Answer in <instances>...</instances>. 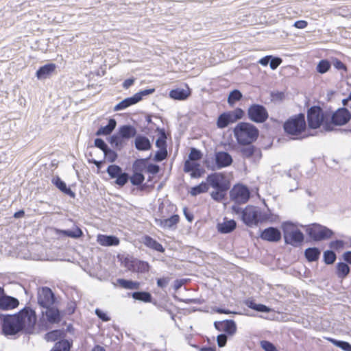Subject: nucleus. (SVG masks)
I'll list each match as a JSON object with an SVG mask.
<instances>
[{"instance_id":"obj_47","label":"nucleus","mask_w":351,"mask_h":351,"mask_svg":"<svg viewBox=\"0 0 351 351\" xmlns=\"http://www.w3.org/2000/svg\"><path fill=\"white\" fill-rule=\"evenodd\" d=\"M144 176L141 173H134L130 178V182L133 185H140L144 181Z\"/></svg>"},{"instance_id":"obj_19","label":"nucleus","mask_w":351,"mask_h":351,"mask_svg":"<svg viewBox=\"0 0 351 351\" xmlns=\"http://www.w3.org/2000/svg\"><path fill=\"white\" fill-rule=\"evenodd\" d=\"M56 67V64L53 63L45 64L36 71V75L40 80L47 78L55 71Z\"/></svg>"},{"instance_id":"obj_1","label":"nucleus","mask_w":351,"mask_h":351,"mask_svg":"<svg viewBox=\"0 0 351 351\" xmlns=\"http://www.w3.org/2000/svg\"><path fill=\"white\" fill-rule=\"evenodd\" d=\"M36 321L35 312L30 308H24L18 314L5 317L2 326L3 333L13 335L23 328H32Z\"/></svg>"},{"instance_id":"obj_5","label":"nucleus","mask_w":351,"mask_h":351,"mask_svg":"<svg viewBox=\"0 0 351 351\" xmlns=\"http://www.w3.org/2000/svg\"><path fill=\"white\" fill-rule=\"evenodd\" d=\"M328 119L321 108L317 106L311 107L307 113L308 127L311 129H317Z\"/></svg>"},{"instance_id":"obj_48","label":"nucleus","mask_w":351,"mask_h":351,"mask_svg":"<svg viewBox=\"0 0 351 351\" xmlns=\"http://www.w3.org/2000/svg\"><path fill=\"white\" fill-rule=\"evenodd\" d=\"M228 113L233 123L239 119H241L244 114V112L241 108H237L234 111L229 112Z\"/></svg>"},{"instance_id":"obj_50","label":"nucleus","mask_w":351,"mask_h":351,"mask_svg":"<svg viewBox=\"0 0 351 351\" xmlns=\"http://www.w3.org/2000/svg\"><path fill=\"white\" fill-rule=\"evenodd\" d=\"M117 180L115 181L116 184L119 186H123L126 184L128 180V176L126 173H122L119 176H117Z\"/></svg>"},{"instance_id":"obj_24","label":"nucleus","mask_w":351,"mask_h":351,"mask_svg":"<svg viewBox=\"0 0 351 351\" xmlns=\"http://www.w3.org/2000/svg\"><path fill=\"white\" fill-rule=\"evenodd\" d=\"M279 221L278 215L271 213L269 210L267 212H261L259 210L258 223L270 222L274 223Z\"/></svg>"},{"instance_id":"obj_30","label":"nucleus","mask_w":351,"mask_h":351,"mask_svg":"<svg viewBox=\"0 0 351 351\" xmlns=\"http://www.w3.org/2000/svg\"><path fill=\"white\" fill-rule=\"evenodd\" d=\"M230 123H233L228 112L221 114L217 119V125L219 128H224Z\"/></svg>"},{"instance_id":"obj_62","label":"nucleus","mask_w":351,"mask_h":351,"mask_svg":"<svg viewBox=\"0 0 351 351\" xmlns=\"http://www.w3.org/2000/svg\"><path fill=\"white\" fill-rule=\"evenodd\" d=\"M169 280L167 278H158L157 280V285L161 288H165L167 286Z\"/></svg>"},{"instance_id":"obj_16","label":"nucleus","mask_w":351,"mask_h":351,"mask_svg":"<svg viewBox=\"0 0 351 351\" xmlns=\"http://www.w3.org/2000/svg\"><path fill=\"white\" fill-rule=\"evenodd\" d=\"M97 242L101 246L110 247L118 245L120 241L115 236L99 234L97 236Z\"/></svg>"},{"instance_id":"obj_6","label":"nucleus","mask_w":351,"mask_h":351,"mask_svg":"<svg viewBox=\"0 0 351 351\" xmlns=\"http://www.w3.org/2000/svg\"><path fill=\"white\" fill-rule=\"evenodd\" d=\"M306 231L309 237L315 241H321L328 239L332 234V230L317 223L307 226Z\"/></svg>"},{"instance_id":"obj_60","label":"nucleus","mask_w":351,"mask_h":351,"mask_svg":"<svg viewBox=\"0 0 351 351\" xmlns=\"http://www.w3.org/2000/svg\"><path fill=\"white\" fill-rule=\"evenodd\" d=\"M344 243L343 241H335L330 243V247L335 250H339L343 247Z\"/></svg>"},{"instance_id":"obj_21","label":"nucleus","mask_w":351,"mask_h":351,"mask_svg":"<svg viewBox=\"0 0 351 351\" xmlns=\"http://www.w3.org/2000/svg\"><path fill=\"white\" fill-rule=\"evenodd\" d=\"M139 101V98L134 95L132 97L125 98L114 107V111L124 110L130 106L134 105Z\"/></svg>"},{"instance_id":"obj_17","label":"nucleus","mask_w":351,"mask_h":351,"mask_svg":"<svg viewBox=\"0 0 351 351\" xmlns=\"http://www.w3.org/2000/svg\"><path fill=\"white\" fill-rule=\"evenodd\" d=\"M19 304V300L11 296L4 295L0 299V308L2 310H12L16 308Z\"/></svg>"},{"instance_id":"obj_4","label":"nucleus","mask_w":351,"mask_h":351,"mask_svg":"<svg viewBox=\"0 0 351 351\" xmlns=\"http://www.w3.org/2000/svg\"><path fill=\"white\" fill-rule=\"evenodd\" d=\"M281 228L285 243L293 247H298L302 244L304 237L296 224L286 221L282 223Z\"/></svg>"},{"instance_id":"obj_37","label":"nucleus","mask_w":351,"mask_h":351,"mask_svg":"<svg viewBox=\"0 0 351 351\" xmlns=\"http://www.w3.org/2000/svg\"><path fill=\"white\" fill-rule=\"evenodd\" d=\"M71 344L67 340H62L57 342L51 351H69Z\"/></svg>"},{"instance_id":"obj_8","label":"nucleus","mask_w":351,"mask_h":351,"mask_svg":"<svg viewBox=\"0 0 351 351\" xmlns=\"http://www.w3.org/2000/svg\"><path fill=\"white\" fill-rule=\"evenodd\" d=\"M230 197L235 202L244 204L250 197V191L246 186L242 184H237L231 190Z\"/></svg>"},{"instance_id":"obj_29","label":"nucleus","mask_w":351,"mask_h":351,"mask_svg":"<svg viewBox=\"0 0 351 351\" xmlns=\"http://www.w3.org/2000/svg\"><path fill=\"white\" fill-rule=\"evenodd\" d=\"M320 250L317 247H309L306 249L304 255L308 261L313 262L318 260L320 256Z\"/></svg>"},{"instance_id":"obj_45","label":"nucleus","mask_w":351,"mask_h":351,"mask_svg":"<svg viewBox=\"0 0 351 351\" xmlns=\"http://www.w3.org/2000/svg\"><path fill=\"white\" fill-rule=\"evenodd\" d=\"M330 68V64L328 60H321L317 66V71L319 73H326L329 69Z\"/></svg>"},{"instance_id":"obj_53","label":"nucleus","mask_w":351,"mask_h":351,"mask_svg":"<svg viewBox=\"0 0 351 351\" xmlns=\"http://www.w3.org/2000/svg\"><path fill=\"white\" fill-rule=\"evenodd\" d=\"M95 313L98 317L104 322H108L110 320V317L105 312L99 308L95 309Z\"/></svg>"},{"instance_id":"obj_2","label":"nucleus","mask_w":351,"mask_h":351,"mask_svg":"<svg viewBox=\"0 0 351 351\" xmlns=\"http://www.w3.org/2000/svg\"><path fill=\"white\" fill-rule=\"evenodd\" d=\"M283 127L285 132L295 136V138H304L309 136L306 132V123L303 114L290 117L285 122Z\"/></svg>"},{"instance_id":"obj_36","label":"nucleus","mask_w":351,"mask_h":351,"mask_svg":"<svg viewBox=\"0 0 351 351\" xmlns=\"http://www.w3.org/2000/svg\"><path fill=\"white\" fill-rule=\"evenodd\" d=\"M208 190V184L206 182H202L198 186L191 188L190 193L193 196H196L200 193H205Z\"/></svg>"},{"instance_id":"obj_12","label":"nucleus","mask_w":351,"mask_h":351,"mask_svg":"<svg viewBox=\"0 0 351 351\" xmlns=\"http://www.w3.org/2000/svg\"><path fill=\"white\" fill-rule=\"evenodd\" d=\"M260 237L265 241L276 243L280 241L282 234L280 231L274 227H269L264 229L261 234Z\"/></svg>"},{"instance_id":"obj_58","label":"nucleus","mask_w":351,"mask_h":351,"mask_svg":"<svg viewBox=\"0 0 351 351\" xmlns=\"http://www.w3.org/2000/svg\"><path fill=\"white\" fill-rule=\"evenodd\" d=\"M167 154V153L166 150H160L156 154L155 160L157 161H162L166 158Z\"/></svg>"},{"instance_id":"obj_39","label":"nucleus","mask_w":351,"mask_h":351,"mask_svg":"<svg viewBox=\"0 0 351 351\" xmlns=\"http://www.w3.org/2000/svg\"><path fill=\"white\" fill-rule=\"evenodd\" d=\"M223 330L230 335H234L237 331V326L233 320H227L223 324Z\"/></svg>"},{"instance_id":"obj_7","label":"nucleus","mask_w":351,"mask_h":351,"mask_svg":"<svg viewBox=\"0 0 351 351\" xmlns=\"http://www.w3.org/2000/svg\"><path fill=\"white\" fill-rule=\"evenodd\" d=\"M248 116L250 120L256 123H263L268 117L265 108L261 105L254 104L248 109Z\"/></svg>"},{"instance_id":"obj_25","label":"nucleus","mask_w":351,"mask_h":351,"mask_svg":"<svg viewBox=\"0 0 351 351\" xmlns=\"http://www.w3.org/2000/svg\"><path fill=\"white\" fill-rule=\"evenodd\" d=\"M117 125V122L114 119H110L107 125L101 127L96 132L97 136H106L110 134Z\"/></svg>"},{"instance_id":"obj_49","label":"nucleus","mask_w":351,"mask_h":351,"mask_svg":"<svg viewBox=\"0 0 351 351\" xmlns=\"http://www.w3.org/2000/svg\"><path fill=\"white\" fill-rule=\"evenodd\" d=\"M202 153L195 148H192L187 160L199 161L202 158Z\"/></svg>"},{"instance_id":"obj_26","label":"nucleus","mask_w":351,"mask_h":351,"mask_svg":"<svg viewBox=\"0 0 351 351\" xmlns=\"http://www.w3.org/2000/svg\"><path fill=\"white\" fill-rule=\"evenodd\" d=\"M52 182L57 188H58L63 193L74 196V193L69 189L67 188L66 183L62 181L59 177H55L52 179Z\"/></svg>"},{"instance_id":"obj_33","label":"nucleus","mask_w":351,"mask_h":351,"mask_svg":"<svg viewBox=\"0 0 351 351\" xmlns=\"http://www.w3.org/2000/svg\"><path fill=\"white\" fill-rule=\"evenodd\" d=\"M242 153L245 157H254V160L259 159L261 156V152L252 146L244 148L242 150Z\"/></svg>"},{"instance_id":"obj_63","label":"nucleus","mask_w":351,"mask_h":351,"mask_svg":"<svg viewBox=\"0 0 351 351\" xmlns=\"http://www.w3.org/2000/svg\"><path fill=\"white\" fill-rule=\"evenodd\" d=\"M147 171L152 174H156L159 171V167L156 165H149L147 167Z\"/></svg>"},{"instance_id":"obj_34","label":"nucleus","mask_w":351,"mask_h":351,"mask_svg":"<svg viewBox=\"0 0 351 351\" xmlns=\"http://www.w3.org/2000/svg\"><path fill=\"white\" fill-rule=\"evenodd\" d=\"M245 304L250 308L255 310L258 312H264L267 313L271 311L270 308L268 306L261 304H256L252 300H247L245 302Z\"/></svg>"},{"instance_id":"obj_35","label":"nucleus","mask_w":351,"mask_h":351,"mask_svg":"<svg viewBox=\"0 0 351 351\" xmlns=\"http://www.w3.org/2000/svg\"><path fill=\"white\" fill-rule=\"evenodd\" d=\"M117 282L121 287L126 289H137L139 286L138 282L125 279H118Z\"/></svg>"},{"instance_id":"obj_31","label":"nucleus","mask_w":351,"mask_h":351,"mask_svg":"<svg viewBox=\"0 0 351 351\" xmlns=\"http://www.w3.org/2000/svg\"><path fill=\"white\" fill-rule=\"evenodd\" d=\"M119 134L122 138H130L136 134V130L130 125H123L119 128Z\"/></svg>"},{"instance_id":"obj_32","label":"nucleus","mask_w":351,"mask_h":351,"mask_svg":"<svg viewBox=\"0 0 351 351\" xmlns=\"http://www.w3.org/2000/svg\"><path fill=\"white\" fill-rule=\"evenodd\" d=\"M60 232L63 235L73 239H78L83 234L82 230L77 226L73 227L71 230H61Z\"/></svg>"},{"instance_id":"obj_10","label":"nucleus","mask_w":351,"mask_h":351,"mask_svg":"<svg viewBox=\"0 0 351 351\" xmlns=\"http://www.w3.org/2000/svg\"><path fill=\"white\" fill-rule=\"evenodd\" d=\"M259 208L252 206H247L242 212L243 222L249 226L256 225L258 223Z\"/></svg>"},{"instance_id":"obj_64","label":"nucleus","mask_w":351,"mask_h":351,"mask_svg":"<svg viewBox=\"0 0 351 351\" xmlns=\"http://www.w3.org/2000/svg\"><path fill=\"white\" fill-rule=\"evenodd\" d=\"M308 23L305 21H297L295 22L293 26L298 29H304L307 26Z\"/></svg>"},{"instance_id":"obj_27","label":"nucleus","mask_w":351,"mask_h":351,"mask_svg":"<svg viewBox=\"0 0 351 351\" xmlns=\"http://www.w3.org/2000/svg\"><path fill=\"white\" fill-rule=\"evenodd\" d=\"M45 308V313L49 322L55 323L60 320V313L58 309L51 308V306Z\"/></svg>"},{"instance_id":"obj_54","label":"nucleus","mask_w":351,"mask_h":351,"mask_svg":"<svg viewBox=\"0 0 351 351\" xmlns=\"http://www.w3.org/2000/svg\"><path fill=\"white\" fill-rule=\"evenodd\" d=\"M154 90H155L154 88L145 89V90H143L142 91H140V92L136 93L134 95L138 97L139 101H140L142 99L143 96L150 95V94L153 93L154 92Z\"/></svg>"},{"instance_id":"obj_42","label":"nucleus","mask_w":351,"mask_h":351,"mask_svg":"<svg viewBox=\"0 0 351 351\" xmlns=\"http://www.w3.org/2000/svg\"><path fill=\"white\" fill-rule=\"evenodd\" d=\"M242 94L241 93V92L238 90H234L232 92H230L228 96V104L232 106L236 101L240 100Z\"/></svg>"},{"instance_id":"obj_18","label":"nucleus","mask_w":351,"mask_h":351,"mask_svg":"<svg viewBox=\"0 0 351 351\" xmlns=\"http://www.w3.org/2000/svg\"><path fill=\"white\" fill-rule=\"evenodd\" d=\"M236 226L234 220L224 219L223 222L217 224V230L223 234L230 233L235 229Z\"/></svg>"},{"instance_id":"obj_44","label":"nucleus","mask_w":351,"mask_h":351,"mask_svg":"<svg viewBox=\"0 0 351 351\" xmlns=\"http://www.w3.org/2000/svg\"><path fill=\"white\" fill-rule=\"evenodd\" d=\"M62 335V332L61 330H53L51 332H49L45 335V339L47 341H55L58 340L61 335Z\"/></svg>"},{"instance_id":"obj_38","label":"nucleus","mask_w":351,"mask_h":351,"mask_svg":"<svg viewBox=\"0 0 351 351\" xmlns=\"http://www.w3.org/2000/svg\"><path fill=\"white\" fill-rule=\"evenodd\" d=\"M327 339L333 345L340 348L344 351H351V345L346 341H338L332 338H327Z\"/></svg>"},{"instance_id":"obj_11","label":"nucleus","mask_w":351,"mask_h":351,"mask_svg":"<svg viewBox=\"0 0 351 351\" xmlns=\"http://www.w3.org/2000/svg\"><path fill=\"white\" fill-rule=\"evenodd\" d=\"M184 171L189 173L193 178H200L204 173V170L201 167L199 161L189 160L185 161Z\"/></svg>"},{"instance_id":"obj_41","label":"nucleus","mask_w":351,"mask_h":351,"mask_svg":"<svg viewBox=\"0 0 351 351\" xmlns=\"http://www.w3.org/2000/svg\"><path fill=\"white\" fill-rule=\"evenodd\" d=\"M132 297L135 300L143 301L145 302H151L152 296L147 292H134L132 293Z\"/></svg>"},{"instance_id":"obj_56","label":"nucleus","mask_w":351,"mask_h":351,"mask_svg":"<svg viewBox=\"0 0 351 351\" xmlns=\"http://www.w3.org/2000/svg\"><path fill=\"white\" fill-rule=\"evenodd\" d=\"M217 344L219 347H223L227 341V337L224 334H221L217 337Z\"/></svg>"},{"instance_id":"obj_28","label":"nucleus","mask_w":351,"mask_h":351,"mask_svg":"<svg viewBox=\"0 0 351 351\" xmlns=\"http://www.w3.org/2000/svg\"><path fill=\"white\" fill-rule=\"evenodd\" d=\"M143 243L147 247L154 249L158 252H162L165 250L160 243L149 236L145 237Z\"/></svg>"},{"instance_id":"obj_15","label":"nucleus","mask_w":351,"mask_h":351,"mask_svg":"<svg viewBox=\"0 0 351 351\" xmlns=\"http://www.w3.org/2000/svg\"><path fill=\"white\" fill-rule=\"evenodd\" d=\"M215 160L218 169L230 166L232 163V158L226 152H217L215 154Z\"/></svg>"},{"instance_id":"obj_3","label":"nucleus","mask_w":351,"mask_h":351,"mask_svg":"<svg viewBox=\"0 0 351 351\" xmlns=\"http://www.w3.org/2000/svg\"><path fill=\"white\" fill-rule=\"evenodd\" d=\"M234 134L239 144L247 145L254 141L258 136V129L249 123H239L234 129Z\"/></svg>"},{"instance_id":"obj_55","label":"nucleus","mask_w":351,"mask_h":351,"mask_svg":"<svg viewBox=\"0 0 351 351\" xmlns=\"http://www.w3.org/2000/svg\"><path fill=\"white\" fill-rule=\"evenodd\" d=\"M282 62L280 58H274L271 60L269 66L272 70H275Z\"/></svg>"},{"instance_id":"obj_46","label":"nucleus","mask_w":351,"mask_h":351,"mask_svg":"<svg viewBox=\"0 0 351 351\" xmlns=\"http://www.w3.org/2000/svg\"><path fill=\"white\" fill-rule=\"evenodd\" d=\"M335 260L336 255L332 251L327 250L324 253V261L326 264H332Z\"/></svg>"},{"instance_id":"obj_40","label":"nucleus","mask_w":351,"mask_h":351,"mask_svg":"<svg viewBox=\"0 0 351 351\" xmlns=\"http://www.w3.org/2000/svg\"><path fill=\"white\" fill-rule=\"evenodd\" d=\"M350 272V267L346 263H339L337 264V275L340 278H345Z\"/></svg>"},{"instance_id":"obj_61","label":"nucleus","mask_w":351,"mask_h":351,"mask_svg":"<svg viewBox=\"0 0 351 351\" xmlns=\"http://www.w3.org/2000/svg\"><path fill=\"white\" fill-rule=\"evenodd\" d=\"M222 191H214L211 193V197L213 199L217 201H220L223 199V195L222 194Z\"/></svg>"},{"instance_id":"obj_14","label":"nucleus","mask_w":351,"mask_h":351,"mask_svg":"<svg viewBox=\"0 0 351 351\" xmlns=\"http://www.w3.org/2000/svg\"><path fill=\"white\" fill-rule=\"evenodd\" d=\"M351 118L350 112L346 108L338 109L332 117V121L334 124L342 125L348 122Z\"/></svg>"},{"instance_id":"obj_43","label":"nucleus","mask_w":351,"mask_h":351,"mask_svg":"<svg viewBox=\"0 0 351 351\" xmlns=\"http://www.w3.org/2000/svg\"><path fill=\"white\" fill-rule=\"evenodd\" d=\"M107 172L112 178H115L122 173V170L119 166L112 165L108 167Z\"/></svg>"},{"instance_id":"obj_23","label":"nucleus","mask_w":351,"mask_h":351,"mask_svg":"<svg viewBox=\"0 0 351 351\" xmlns=\"http://www.w3.org/2000/svg\"><path fill=\"white\" fill-rule=\"evenodd\" d=\"M135 147L141 151L149 150L151 147L149 140L143 136H137L135 138Z\"/></svg>"},{"instance_id":"obj_59","label":"nucleus","mask_w":351,"mask_h":351,"mask_svg":"<svg viewBox=\"0 0 351 351\" xmlns=\"http://www.w3.org/2000/svg\"><path fill=\"white\" fill-rule=\"evenodd\" d=\"M332 64H333V66L337 69L344 70V71L346 70V65L341 61H340V60H339L337 59L334 60Z\"/></svg>"},{"instance_id":"obj_20","label":"nucleus","mask_w":351,"mask_h":351,"mask_svg":"<svg viewBox=\"0 0 351 351\" xmlns=\"http://www.w3.org/2000/svg\"><path fill=\"white\" fill-rule=\"evenodd\" d=\"M191 94L190 89L188 86L185 88H176L169 92V97L176 100H184Z\"/></svg>"},{"instance_id":"obj_9","label":"nucleus","mask_w":351,"mask_h":351,"mask_svg":"<svg viewBox=\"0 0 351 351\" xmlns=\"http://www.w3.org/2000/svg\"><path fill=\"white\" fill-rule=\"evenodd\" d=\"M38 302L43 308L51 306L55 302V297L52 291L48 287L38 289Z\"/></svg>"},{"instance_id":"obj_52","label":"nucleus","mask_w":351,"mask_h":351,"mask_svg":"<svg viewBox=\"0 0 351 351\" xmlns=\"http://www.w3.org/2000/svg\"><path fill=\"white\" fill-rule=\"evenodd\" d=\"M95 145L101 149L104 152H106L108 149L107 145L106 143L101 138H96L95 140Z\"/></svg>"},{"instance_id":"obj_57","label":"nucleus","mask_w":351,"mask_h":351,"mask_svg":"<svg viewBox=\"0 0 351 351\" xmlns=\"http://www.w3.org/2000/svg\"><path fill=\"white\" fill-rule=\"evenodd\" d=\"M106 157L110 160V162H113L116 158L117 154L114 152L110 150V149H107L106 152H104Z\"/></svg>"},{"instance_id":"obj_13","label":"nucleus","mask_w":351,"mask_h":351,"mask_svg":"<svg viewBox=\"0 0 351 351\" xmlns=\"http://www.w3.org/2000/svg\"><path fill=\"white\" fill-rule=\"evenodd\" d=\"M207 182L216 190L223 191L226 189L225 177L222 173H215L209 175L207 178Z\"/></svg>"},{"instance_id":"obj_22","label":"nucleus","mask_w":351,"mask_h":351,"mask_svg":"<svg viewBox=\"0 0 351 351\" xmlns=\"http://www.w3.org/2000/svg\"><path fill=\"white\" fill-rule=\"evenodd\" d=\"M156 223L163 228H171L176 226L179 221V216L177 215H173L168 219H156Z\"/></svg>"},{"instance_id":"obj_51","label":"nucleus","mask_w":351,"mask_h":351,"mask_svg":"<svg viewBox=\"0 0 351 351\" xmlns=\"http://www.w3.org/2000/svg\"><path fill=\"white\" fill-rule=\"evenodd\" d=\"M261 346L265 351H276L274 345L267 341H261Z\"/></svg>"}]
</instances>
